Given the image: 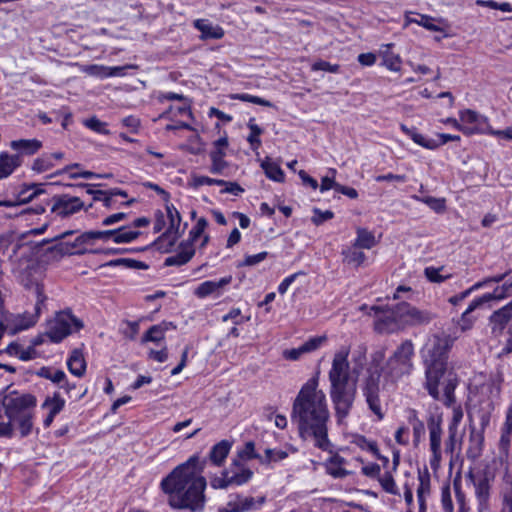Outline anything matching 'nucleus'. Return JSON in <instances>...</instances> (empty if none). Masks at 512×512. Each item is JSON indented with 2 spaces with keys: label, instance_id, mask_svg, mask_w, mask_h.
<instances>
[{
  "label": "nucleus",
  "instance_id": "nucleus-1",
  "mask_svg": "<svg viewBox=\"0 0 512 512\" xmlns=\"http://www.w3.org/2000/svg\"><path fill=\"white\" fill-rule=\"evenodd\" d=\"M318 385V376L303 384L292 404L291 421L303 440H312L315 447L327 451L331 447L328 438L330 412L326 395L318 390Z\"/></svg>",
  "mask_w": 512,
  "mask_h": 512
},
{
  "label": "nucleus",
  "instance_id": "nucleus-2",
  "mask_svg": "<svg viewBox=\"0 0 512 512\" xmlns=\"http://www.w3.org/2000/svg\"><path fill=\"white\" fill-rule=\"evenodd\" d=\"M206 459L191 456L174 468L162 481L161 489L168 495V504L173 509L202 511L205 506L206 479L202 476Z\"/></svg>",
  "mask_w": 512,
  "mask_h": 512
},
{
  "label": "nucleus",
  "instance_id": "nucleus-3",
  "mask_svg": "<svg viewBox=\"0 0 512 512\" xmlns=\"http://www.w3.org/2000/svg\"><path fill=\"white\" fill-rule=\"evenodd\" d=\"M452 339L445 334L430 337L421 351L425 369V388L435 400H444L449 405L454 401L457 386L456 375L448 369Z\"/></svg>",
  "mask_w": 512,
  "mask_h": 512
},
{
  "label": "nucleus",
  "instance_id": "nucleus-4",
  "mask_svg": "<svg viewBox=\"0 0 512 512\" xmlns=\"http://www.w3.org/2000/svg\"><path fill=\"white\" fill-rule=\"evenodd\" d=\"M413 356L414 345L411 340H405L388 358L383 367L372 366L369 369L362 391L369 409L377 416L378 420L384 418L379 396L382 376L384 377L382 388L385 389L388 385H394L403 376L410 375L414 367Z\"/></svg>",
  "mask_w": 512,
  "mask_h": 512
},
{
  "label": "nucleus",
  "instance_id": "nucleus-5",
  "mask_svg": "<svg viewBox=\"0 0 512 512\" xmlns=\"http://www.w3.org/2000/svg\"><path fill=\"white\" fill-rule=\"evenodd\" d=\"M37 399L30 393L11 391L3 399V408L8 419L14 421L22 438L27 437L33 429L34 408Z\"/></svg>",
  "mask_w": 512,
  "mask_h": 512
},
{
  "label": "nucleus",
  "instance_id": "nucleus-6",
  "mask_svg": "<svg viewBox=\"0 0 512 512\" xmlns=\"http://www.w3.org/2000/svg\"><path fill=\"white\" fill-rule=\"evenodd\" d=\"M434 315L426 310H419L407 302H401L395 305L388 313H384L379 317L376 324L377 329L381 330L382 324L390 322H403L407 325L416 326L424 325L431 322Z\"/></svg>",
  "mask_w": 512,
  "mask_h": 512
},
{
  "label": "nucleus",
  "instance_id": "nucleus-7",
  "mask_svg": "<svg viewBox=\"0 0 512 512\" xmlns=\"http://www.w3.org/2000/svg\"><path fill=\"white\" fill-rule=\"evenodd\" d=\"M83 326L82 320L75 317L70 311H61L48 323L45 335L51 342L59 343L73 331L82 329Z\"/></svg>",
  "mask_w": 512,
  "mask_h": 512
},
{
  "label": "nucleus",
  "instance_id": "nucleus-8",
  "mask_svg": "<svg viewBox=\"0 0 512 512\" xmlns=\"http://www.w3.org/2000/svg\"><path fill=\"white\" fill-rule=\"evenodd\" d=\"M330 397L339 422L345 419L352 409L356 397V384L331 386Z\"/></svg>",
  "mask_w": 512,
  "mask_h": 512
},
{
  "label": "nucleus",
  "instance_id": "nucleus-9",
  "mask_svg": "<svg viewBox=\"0 0 512 512\" xmlns=\"http://www.w3.org/2000/svg\"><path fill=\"white\" fill-rule=\"evenodd\" d=\"M350 350L348 347H341L333 357L332 366L329 371L331 386L347 385L350 377V364L348 361Z\"/></svg>",
  "mask_w": 512,
  "mask_h": 512
},
{
  "label": "nucleus",
  "instance_id": "nucleus-10",
  "mask_svg": "<svg viewBox=\"0 0 512 512\" xmlns=\"http://www.w3.org/2000/svg\"><path fill=\"white\" fill-rule=\"evenodd\" d=\"M52 202L51 211L61 218L69 217L84 208L80 197L69 194L55 195Z\"/></svg>",
  "mask_w": 512,
  "mask_h": 512
},
{
  "label": "nucleus",
  "instance_id": "nucleus-11",
  "mask_svg": "<svg viewBox=\"0 0 512 512\" xmlns=\"http://www.w3.org/2000/svg\"><path fill=\"white\" fill-rule=\"evenodd\" d=\"M429 429V440L430 450L432 452V458L430 465L432 468H436L441 461V441H442V428H441V417L430 415L427 421Z\"/></svg>",
  "mask_w": 512,
  "mask_h": 512
},
{
  "label": "nucleus",
  "instance_id": "nucleus-12",
  "mask_svg": "<svg viewBox=\"0 0 512 512\" xmlns=\"http://www.w3.org/2000/svg\"><path fill=\"white\" fill-rule=\"evenodd\" d=\"M91 244L89 232H84L78 235L73 241H66L65 239L56 243L48 250L56 252L60 255H74L84 254L86 252L85 245Z\"/></svg>",
  "mask_w": 512,
  "mask_h": 512
},
{
  "label": "nucleus",
  "instance_id": "nucleus-13",
  "mask_svg": "<svg viewBox=\"0 0 512 512\" xmlns=\"http://www.w3.org/2000/svg\"><path fill=\"white\" fill-rule=\"evenodd\" d=\"M415 23L432 32H443V26H448V22L444 18H435L426 14L408 12L405 15L404 27Z\"/></svg>",
  "mask_w": 512,
  "mask_h": 512
},
{
  "label": "nucleus",
  "instance_id": "nucleus-14",
  "mask_svg": "<svg viewBox=\"0 0 512 512\" xmlns=\"http://www.w3.org/2000/svg\"><path fill=\"white\" fill-rule=\"evenodd\" d=\"M467 477L474 485L475 495L479 504H485L490 496V481L493 479V476L485 470L476 473L470 470Z\"/></svg>",
  "mask_w": 512,
  "mask_h": 512
},
{
  "label": "nucleus",
  "instance_id": "nucleus-15",
  "mask_svg": "<svg viewBox=\"0 0 512 512\" xmlns=\"http://www.w3.org/2000/svg\"><path fill=\"white\" fill-rule=\"evenodd\" d=\"M166 212L169 220V227L158 238V240L160 241L164 238L171 237L170 245L172 246L183 233V231L180 232L181 215L173 204H166Z\"/></svg>",
  "mask_w": 512,
  "mask_h": 512
},
{
  "label": "nucleus",
  "instance_id": "nucleus-16",
  "mask_svg": "<svg viewBox=\"0 0 512 512\" xmlns=\"http://www.w3.org/2000/svg\"><path fill=\"white\" fill-rule=\"evenodd\" d=\"M232 486H241L248 483L253 477V471L239 459H233L226 469Z\"/></svg>",
  "mask_w": 512,
  "mask_h": 512
},
{
  "label": "nucleus",
  "instance_id": "nucleus-17",
  "mask_svg": "<svg viewBox=\"0 0 512 512\" xmlns=\"http://www.w3.org/2000/svg\"><path fill=\"white\" fill-rule=\"evenodd\" d=\"M512 290V279H507L501 286H497L492 293H487L474 299L471 302V307L469 311H474L478 307L482 306L485 303L490 302L491 300H501L511 294Z\"/></svg>",
  "mask_w": 512,
  "mask_h": 512
},
{
  "label": "nucleus",
  "instance_id": "nucleus-18",
  "mask_svg": "<svg viewBox=\"0 0 512 512\" xmlns=\"http://www.w3.org/2000/svg\"><path fill=\"white\" fill-rule=\"evenodd\" d=\"M266 501L265 496L258 497H241L237 495L236 500H230L227 506L230 507V511L233 512H248L258 510Z\"/></svg>",
  "mask_w": 512,
  "mask_h": 512
},
{
  "label": "nucleus",
  "instance_id": "nucleus-19",
  "mask_svg": "<svg viewBox=\"0 0 512 512\" xmlns=\"http://www.w3.org/2000/svg\"><path fill=\"white\" fill-rule=\"evenodd\" d=\"M232 282V276H225L218 281H212L208 280L205 282H202L196 289L194 294L198 298H205L211 294L217 293V295L220 294V290L229 285Z\"/></svg>",
  "mask_w": 512,
  "mask_h": 512
},
{
  "label": "nucleus",
  "instance_id": "nucleus-20",
  "mask_svg": "<svg viewBox=\"0 0 512 512\" xmlns=\"http://www.w3.org/2000/svg\"><path fill=\"white\" fill-rule=\"evenodd\" d=\"M170 329H176L172 322L163 321L159 324L151 326L143 335L141 342L160 343L165 338V333Z\"/></svg>",
  "mask_w": 512,
  "mask_h": 512
},
{
  "label": "nucleus",
  "instance_id": "nucleus-21",
  "mask_svg": "<svg viewBox=\"0 0 512 512\" xmlns=\"http://www.w3.org/2000/svg\"><path fill=\"white\" fill-rule=\"evenodd\" d=\"M180 248V252L165 259V266H182L188 263L195 254V250L191 244L183 242L180 244Z\"/></svg>",
  "mask_w": 512,
  "mask_h": 512
},
{
  "label": "nucleus",
  "instance_id": "nucleus-22",
  "mask_svg": "<svg viewBox=\"0 0 512 512\" xmlns=\"http://www.w3.org/2000/svg\"><path fill=\"white\" fill-rule=\"evenodd\" d=\"M231 447L232 443L228 440H222L218 442L217 444L212 446L209 452V460L215 466H222L231 450Z\"/></svg>",
  "mask_w": 512,
  "mask_h": 512
},
{
  "label": "nucleus",
  "instance_id": "nucleus-23",
  "mask_svg": "<svg viewBox=\"0 0 512 512\" xmlns=\"http://www.w3.org/2000/svg\"><path fill=\"white\" fill-rule=\"evenodd\" d=\"M483 444V432H479L475 428H472L469 435V445L466 452L467 457L472 460L479 458L483 451Z\"/></svg>",
  "mask_w": 512,
  "mask_h": 512
},
{
  "label": "nucleus",
  "instance_id": "nucleus-24",
  "mask_svg": "<svg viewBox=\"0 0 512 512\" xmlns=\"http://www.w3.org/2000/svg\"><path fill=\"white\" fill-rule=\"evenodd\" d=\"M194 27L201 32V39H221L224 36L220 26H214L204 19L195 20Z\"/></svg>",
  "mask_w": 512,
  "mask_h": 512
},
{
  "label": "nucleus",
  "instance_id": "nucleus-25",
  "mask_svg": "<svg viewBox=\"0 0 512 512\" xmlns=\"http://www.w3.org/2000/svg\"><path fill=\"white\" fill-rule=\"evenodd\" d=\"M346 464L345 458L339 454L331 456L326 463V470L329 475L333 478H345L350 475L351 472L344 469L343 466Z\"/></svg>",
  "mask_w": 512,
  "mask_h": 512
},
{
  "label": "nucleus",
  "instance_id": "nucleus-26",
  "mask_svg": "<svg viewBox=\"0 0 512 512\" xmlns=\"http://www.w3.org/2000/svg\"><path fill=\"white\" fill-rule=\"evenodd\" d=\"M400 129L409 136L416 144L426 148V149H436L439 147V143H437L436 139L428 138L420 133H418L415 127L409 128L404 124L400 125Z\"/></svg>",
  "mask_w": 512,
  "mask_h": 512
},
{
  "label": "nucleus",
  "instance_id": "nucleus-27",
  "mask_svg": "<svg viewBox=\"0 0 512 512\" xmlns=\"http://www.w3.org/2000/svg\"><path fill=\"white\" fill-rule=\"evenodd\" d=\"M67 366L73 375L81 377L84 375L86 370V362L83 353L79 349H74L71 352L70 357L67 360Z\"/></svg>",
  "mask_w": 512,
  "mask_h": 512
},
{
  "label": "nucleus",
  "instance_id": "nucleus-28",
  "mask_svg": "<svg viewBox=\"0 0 512 512\" xmlns=\"http://www.w3.org/2000/svg\"><path fill=\"white\" fill-rule=\"evenodd\" d=\"M20 165L18 155H9L7 152L0 154V180L8 177Z\"/></svg>",
  "mask_w": 512,
  "mask_h": 512
},
{
  "label": "nucleus",
  "instance_id": "nucleus-29",
  "mask_svg": "<svg viewBox=\"0 0 512 512\" xmlns=\"http://www.w3.org/2000/svg\"><path fill=\"white\" fill-rule=\"evenodd\" d=\"M356 234L357 237L353 243L354 248L371 249L376 246L377 241L373 232L365 228L358 227L356 229Z\"/></svg>",
  "mask_w": 512,
  "mask_h": 512
},
{
  "label": "nucleus",
  "instance_id": "nucleus-30",
  "mask_svg": "<svg viewBox=\"0 0 512 512\" xmlns=\"http://www.w3.org/2000/svg\"><path fill=\"white\" fill-rule=\"evenodd\" d=\"M42 147L37 139H20L11 142V148L26 155L35 154Z\"/></svg>",
  "mask_w": 512,
  "mask_h": 512
},
{
  "label": "nucleus",
  "instance_id": "nucleus-31",
  "mask_svg": "<svg viewBox=\"0 0 512 512\" xmlns=\"http://www.w3.org/2000/svg\"><path fill=\"white\" fill-rule=\"evenodd\" d=\"M512 316V308L510 305H506L501 309L495 311L490 317L493 326V331H502L505 325L508 323Z\"/></svg>",
  "mask_w": 512,
  "mask_h": 512
},
{
  "label": "nucleus",
  "instance_id": "nucleus-32",
  "mask_svg": "<svg viewBox=\"0 0 512 512\" xmlns=\"http://www.w3.org/2000/svg\"><path fill=\"white\" fill-rule=\"evenodd\" d=\"M419 485L417 488V498L419 503V512L426 511L425 497L430 493V477L429 474H421L418 476Z\"/></svg>",
  "mask_w": 512,
  "mask_h": 512
},
{
  "label": "nucleus",
  "instance_id": "nucleus-33",
  "mask_svg": "<svg viewBox=\"0 0 512 512\" xmlns=\"http://www.w3.org/2000/svg\"><path fill=\"white\" fill-rule=\"evenodd\" d=\"M6 353L10 356H16L22 361H28L36 356V350L33 347H28L27 349H23V347L15 342H12L6 348Z\"/></svg>",
  "mask_w": 512,
  "mask_h": 512
},
{
  "label": "nucleus",
  "instance_id": "nucleus-34",
  "mask_svg": "<svg viewBox=\"0 0 512 512\" xmlns=\"http://www.w3.org/2000/svg\"><path fill=\"white\" fill-rule=\"evenodd\" d=\"M261 167L265 172V175L276 182L284 181V172L279 166V164L271 161L269 158H266L262 163Z\"/></svg>",
  "mask_w": 512,
  "mask_h": 512
},
{
  "label": "nucleus",
  "instance_id": "nucleus-35",
  "mask_svg": "<svg viewBox=\"0 0 512 512\" xmlns=\"http://www.w3.org/2000/svg\"><path fill=\"white\" fill-rule=\"evenodd\" d=\"M384 47L385 50L381 51L383 64L391 71H399L401 67V59L399 55L394 54L393 52L390 51L392 44H387Z\"/></svg>",
  "mask_w": 512,
  "mask_h": 512
},
{
  "label": "nucleus",
  "instance_id": "nucleus-36",
  "mask_svg": "<svg viewBox=\"0 0 512 512\" xmlns=\"http://www.w3.org/2000/svg\"><path fill=\"white\" fill-rule=\"evenodd\" d=\"M359 248H354V244L342 251L344 261L350 265L360 266L366 259L364 252L359 251Z\"/></svg>",
  "mask_w": 512,
  "mask_h": 512
},
{
  "label": "nucleus",
  "instance_id": "nucleus-37",
  "mask_svg": "<svg viewBox=\"0 0 512 512\" xmlns=\"http://www.w3.org/2000/svg\"><path fill=\"white\" fill-rule=\"evenodd\" d=\"M65 406V400L61 398L59 392H55L52 397H47L42 403V408H49L52 415L59 414Z\"/></svg>",
  "mask_w": 512,
  "mask_h": 512
},
{
  "label": "nucleus",
  "instance_id": "nucleus-38",
  "mask_svg": "<svg viewBox=\"0 0 512 512\" xmlns=\"http://www.w3.org/2000/svg\"><path fill=\"white\" fill-rule=\"evenodd\" d=\"M353 443L362 450L370 451L377 459H382V455L380 454L377 443L375 441H370L363 435H356L354 437Z\"/></svg>",
  "mask_w": 512,
  "mask_h": 512
},
{
  "label": "nucleus",
  "instance_id": "nucleus-39",
  "mask_svg": "<svg viewBox=\"0 0 512 512\" xmlns=\"http://www.w3.org/2000/svg\"><path fill=\"white\" fill-rule=\"evenodd\" d=\"M414 198L417 201L426 204L430 209H432L436 213H443L446 209V201L444 198H436L432 196H414Z\"/></svg>",
  "mask_w": 512,
  "mask_h": 512
},
{
  "label": "nucleus",
  "instance_id": "nucleus-40",
  "mask_svg": "<svg viewBox=\"0 0 512 512\" xmlns=\"http://www.w3.org/2000/svg\"><path fill=\"white\" fill-rule=\"evenodd\" d=\"M141 234L140 231L128 229L126 226L117 228L116 237L114 238L115 243H130L137 239Z\"/></svg>",
  "mask_w": 512,
  "mask_h": 512
},
{
  "label": "nucleus",
  "instance_id": "nucleus-41",
  "mask_svg": "<svg viewBox=\"0 0 512 512\" xmlns=\"http://www.w3.org/2000/svg\"><path fill=\"white\" fill-rule=\"evenodd\" d=\"M408 421L413 428L414 442L417 443L425 434L424 423L418 419L417 412L415 410L410 411Z\"/></svg>",
  "mask_w": 512,
  "mask_h": 512
},
{
  "label": "nucleus",
  "instance_id": "nucleus-42",
  "mask_svg": "<svg viewBox=\"0 0 512 512\" xmlns=\"http://www.w3.org/2000/svg\"><path fill=\"white\" fill-rule=\"evenodd\" d=\"M37 375L48 379L56 384H61L66 379V374L62 370H52L49 367H42L37 372Z\"/></svg>",
  "mask_w": 512,
  "mask_h": 512
},
{
  "label": "nucleus",
  "instance_id": "nucleus-43",
  "mask_svg": "<svg viewBox=\"0 0 512 512\" xmlns=\"http://www.w3.org/2000/svg\"><path fill=\"white\" fill-rule=\"evenodd\" d=\"M254 121H255V119L251 118L247 124V126L250 130V134L247 137V141L250 143L251 148L253 150H256L261 145V140H260L259 136L262 134L263 130L257 124H255Z\"/></svg>",
  "mask_w": 512,
  "mask_h": 512
},
{
  "label": "nucleus",
  "instance_id": "nucleus-44",
  "mask_svg": "<svg viewBox=\"0 0 512 512\" xmlns=\"http://www.w3.org/2000/svg\"><path fill=\"white\" fill-rule=\"evenodd\" d=\"M53 167L54 162L52 161V156H49L48 154H43L42 156L34 160L32 170L37 173H42Z\"/></svg>",
  "mask_w": 512,
  "mask_h": 512
},
{
  "label": "nucleus",
  "instance_id": "nucleus-45",
  "mask_svg": "<svg viewBox=\"0 0 512 512\" xmlns=\"http://www.w3.org/2000/svg\"><path fill=\"white\" fill-rule=\"evenodd\" d=\"M108 265L109 266L124 265L127 268L142 269V270H146L149 267L146 263H144L142 261H138V260L130 259V258H120V259L111 260L108 263Z\"/></svg>",
  "mask_w": 512,
  "mask_h": 512
},
{
  "label": "nucleus",
  "instance_id": "nucleus-46",
  "mask_svg": "<svg viewBox=\"0 0 512 512\" xmlns=\"http://www.w3.org/2000/svg\"><path fill=\"white\" fill-rule=\"evenodd\" d=\"M43 192L44 190L40 188V185L31 184L30 186L20 191L19 201L20 203H27Z\"/></svg>",
  "mask_w": 512,
  "mask_h": 512
},
{
  "label": "nucleus",
  "instance_id": "nucleus-47",
  "mask_svg": "<svg viewBox=\"0 0 512 512\" xmlns=\"http://www.w3.org/2000/svg\"><path fill=\"white\" fill-rule=\"evenodd\" d=\"M236 459H239L241 462L251 459H259L261 461L262 457L255 452L254 442L249 441L243 449L238 451Z\"/></svg>",
  "mask_w": 512,
  "mask_h": 512
},
{
  "label": "nucleus",
  "instance_id": "nucleus-48",
  "mask_svg": "<svg viewBox=\"0 0 512 512\" xmlns=\"http://www.w3.org/2000/svg\"><path fill=\"white\" fill-rule=\"evenodd\" d=\"M288 457V453L281 449H270L265 450V457L261 459L262 464H269L271 462H278Z\"/></svg>",
  "mask_w": 512,
  "mask_h": 512
},
{
  "label": "nucleus",
  "instance_id": "nucleus-49",
  "mask_svg": "<svg viewBox=\"0 0 512 512\" xmlns=\"http://www.w3.org/2000/svg\"><path fill=\"white\" fill-rule=\"evenodd\" d=\"M210 485L214 489H227L232 486L227 470H223L220 476L212 477L210 479Z\"/></svg>",
  "mask_w": 512,
  "mask_h": 512
},
{
  "label": "nucleus",
  "instance_id": "nucleus-50",
  "mask_svg": "<svg viewBox=\"0 0 512 512\" xmlns=\"http://www.w3.org/2000/svg\"><path fill=\"white\" fill-rule=\"evenodd\" d=\"M207 226L208 222L205 218L198 219L196 225L190 230L189 240L186 243L193 246V243L203 234Z\"/></svg>",
  "mask_w": 512,
  "mask_h": 512
},
{
  "label": "nucleus",
  "instance_id": "nucleus-51",
  "mask_svg": "<svg viewBox=\"0 0 512 512\" xmlns=\"http://www.w3.org/2000/svg\"><path fill=\"white\" fill-rule=\"evenodd\" d=\"M326 341H327V337L325 335L309 338L307 341H305L301 345L302 350L305 353L313 352V351L319 349Z\"/></svg>",
  "mask_w": 512,
  "mask_h": 512
},
{
  "label": "nucleus",
  "instance_id": "nucleus-52",
  "mask_svg": "<svg viewBox=\"0 0 512 512\" xmlns=\"http://www.w3.org/2000/svg\"><path fill=\"white\" fill-rule=\"evenodd\" d=\"M36 294H37V302L35 304V315L30 317L29 322L26 325H24V328H28L36 323L37 318L39 317L40 312H41V307L44 304V301L46 299V296L43 294L42 288L39 286L36 287Z\"/></svg>",
  "mask_w": 512,
  "mask_h": 512
},
{
  "label": "nucleus",
  "instance_id": "nucleus-53",
  "mask_svg": "<svg viewBox=\"0 0 512 512\" xmlns=\"http://www.w3.org/2000/svg\"><path fill=\"white\" fill-rule=\"evenodd\" d=\"M443 267L435 268V267H426L424 270V274L430 282L433 283H442L446 279L450 278V275H442L441 271Z\"/></svg>",
  "mask_w": 512,
  "mask_h": 512
},
{
  "label": "nucleus",
  "instance_id": "nucleus-54",
  "mask_svg": "<svg viewBox=\"0 0 512 512\" xmlns=\"http://www.w3.org/2000/svg\"><path fill=\"white\" fill-rule=\"evenodd\" d=\"M379 482H380L383 490L386 491L387 493H390L393 495L398 494V489H397L396 483H395L394 478L390 472H386L381 477L379 476Z\"/></svg>",
  "mask_w": 512,
  "mask_h": 512
},
{
  "label": "nucleus",
  "instance_id": "nucleus-55",
  "mask_svg": "<svg viewBox=\"0 0 512 512\" xmlns=\"http://www.w3.org/2000/svg\"><path fill=\"white\" fill-rule=\"evenodd\" d=\"M116 231L117 229H109V230H102V231H88L91 239V243H93L96 240H102L104 242L109 241L112 239L114 241V238L116 237Z\"/></svg>",
  "mask_w": 512,
  "mask_h": 512
},
{
  "label": "nucleus",
  "instance_id": "nucleus-56",
  "mask_svg": "<svg viewBox=\"0 0 512 512\" xmlns=\"http://www.w3.org/2000/svg\"><path fill=\"white\" fill-rule=\"evenodd\" d=\"M333 217L334 213L330 210L322 211L319 208H314L311 221L316 226H319L323 224L325 221L332 219Z\"/></svg>",
  "mask_w": 512,
  "mask_h": 512
},
{
  "label": "nucleus",
  "instance_id": "nucleus-57",
  "mask_svg": "<svg viewBox=\"0 0 512 512\" xmlns=\"http://www.w3.org/2000/svg\"><path fill=\"white\" fill-rule=\"evenodd\" d=\"M235 98L238 100L244 101V102H250V103L261 105V106L274 107V104L272 102L265 100L261 97L250 95L247 93L238 94V95H236Z\"/></svg>",
  "mask_w": 512,
  "mask_h": 512
},
{
  "label": "nucleus",
  "instance_id": "nucleus-58",
  "mask_svg": "<svg viewBox=\"0 0 512 512\" xmlns=\"http://www.w3.org/2000/svg\"><path fill=\"white\" fill-rule=\"evenodd\" d=\"M458 443V430L448 428V437L445 440V452L453 454Z\"/></svg>",
  "mask_w": 512,
  "mask_h": 512
},
{
  "label": "nucleus",
  "instance_id": "nucleus-59",
  "mask_svg": "<svg viewBox=\"0 0 512 512\" xmlns=\"http://www.w3.org/2000/svg\"><path fill=\"white\" fill-rule=\"evenodd\" d=\"M84 72L91 76H95L101 79L107 78V66L103 65H88L83 69Z\"/></svg>",
  "mask_w": 512,
  "mask_h": 512
},
{
  "label": "nucleus",
  "instance_id": "nucleus-60",
  "mask_svg": "<svg viewBox=\"0 0 512 512\" xmlns=\"http://www.w3.org/2000/svg\"><path fill=\"white\" fill-rule=\"evenodd\" d=\"M340 66L338 64H331L324 60H319L312 65L313 71H326L330 73H338Z\"/></svg>",
  "mask_w": 512,
  "mask_h": 512
},
{
  "label": "nucleus",
  "instance_id": "nucleus-61",
  "mask_svg": "<svg viewBox=\"0 0 512 512\" xmlns=\"http://www.w3.org/2000/svg\"><path fill=\"white\" fill-rule=\"evenodd\" d=\"M85 126L98 133H108V130L106 129V123L100 121L97 117H91L87 119L85 121Z\"/></svg>",
  "mask_w": 512,
  "mask_h": 512
},
{
  "label": "nucleus",
  "instance_id": "nucleus-62",
  "mask_svg": "<svg viewBox=\"0 0 512 512\" xmlns=\"http://www.w3.org/2000/svg\"><path fill=\"white\" fill-rule=\"evenodd\" d=\"M268 253L267 252H260L258 254H255V255H247L244 259V261L238 265V267L240 266H254V265H257L259 264L260 262H262L263 260L266 259Z\"/></svg>",
  "mask_w": 512,
  "mask_h": 512
},
{
  "label": "nucleus",
  "instance_id": "nucleus-63",
  "mask_svg": "<svg viewBox=\"0 0 512 512\" xmlns=\"http://www.w3.org/2000/svg\"><path fill=\"white\" fill-rule=\"evenodd\" d=\"M148 358L155 360L159 363H163L168 359V349L167 346L164 345L160 350L151 349L148 352Z\"/></svg>",
  "mask_w": 512,
  "mask_h": 512
},
{
  "label": "nucleus",
  "instance_id": "nucleus-64",
  "mask_svg": "<svg viewBox=\"0 0 512 512\" xmlns=\"http://www.w3.org/2000/svg\"><path fill=\"white\" fill-rule=\"evenodd\" d=\"M16 423L10 419L8 421H0V437L11 438L14 434Z\"/></svg>",
  "mask_w": 512,
  "mask_h": 512
}]
</instances>
